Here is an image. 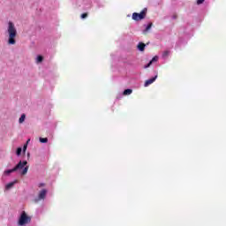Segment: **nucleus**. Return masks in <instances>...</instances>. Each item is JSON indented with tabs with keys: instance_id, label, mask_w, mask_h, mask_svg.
Masks as SVG:
<instances>
[{
	"instance_id": "18",
	"label": "nucleus",
	"mask_w": 226,
	"mask_h": 226,
	"mask_svg": "<svg viewBox=\"0 0 226 226\" xmlns=\"http://www.w3.org/2000/svg\"><path fill=\"white\" fill-rule=\"evenodd\" d=\"M81 19H87V12L81 14Z\"/></svg>"
},
{
	"instance_id": "1",
	"label": "nucleus",
	"mask_w": 226,
	"mask_h": 226,
	"mask_svg": "<svg viewBox=\"0 0 226 226\" xmlns=\"http://www.w3.org/2000/svg\"><path fill=\"white\" fill-rule=\"evenodd\" d=\"M7 32L9 34L7 41L8 45H15V43H17V41L15 40V38H17V28H15L13 22L10 21L8 23Z\"/></svg>"
},
{
	"instance_id": "3",
	"label": "nucleus",
	"mask_w": 226,
	"mask_h": 226,
	"mask_svg": "<svg viewBox=\"0 0 226 226\" xmlns=\"http://www.w3.org/2000/svg\"><path fill=\"white\" fill-rule=\"evenodd\" d=\"M27 223H31V216L27 215L26 211H23L18 221V225L23 226L27 225Z\"/></svg>"
},
{
	"instance_id": "9",
	"label": "nucleus",
	"mask_w": 226,
	"mask_h": 226,
	"mask_svg": "<svg viewBox=\"0 0 226 226\" xmlns=\"http://www.w3.org/2000/svg\"><path fill=\"white\" fill-rule=\"evenodd\" d=\"M151 27H153V23H149V24L147 26L146 29L143 31V34H147V31H149V30L151 29Z\"/></svg>"
},
{
	"instance_id": "11",
	"label": "nucleus",
	"mask_w": 226,
	"mask_h": 226,
	"mask_svg": "<svg viewBox=\"0 0 226 226\" xmlns=\"http://www.w3.org/2000/svg\"><path fill=\"white\" fill-rule=\"evenodd\" d=\"M26 121V114H22L21 117H19V123L22 124Z\"/></svg>"
},
{
	"instance_id": "5",
	"label": "nucleus",
	"mask_w": 226,
	"mask_h": 226,
	"mask_svg": "<svg viewBox=\"0 0 226 226\" xmlns=\"http://www.w3.org/2000/svg\"><path fill=\"white\" fill-rule=\"evenodd\" d=\"M47 189H42L40 191L38 197L34 199L33 202H34V204H38L40 200H45V197H47Z\"/></svg>"
},
{
	"instance_id": "6",
	"label": "nucleus",
	"mask_w": 226,
	"mask_h": 226,
	"mask_svg": "<svg viewBox=\"0 0 226 226\" xmlns=\"http://www.w3.org/2000/svg\"><path fill=\"white\" fill-rule=\"evenodd\" d=\"M156 79H158V75H155L154 78L146 80L145 87H147V86H151V84H153V82H154V80H156Z\"/></svg>"
},
{
	"instance_id": "10",
	"label": "nucleus",
	"mask_w": 226,
	"mask_h": 226,
	"mask_svg": "<svg viewBox=\"0 0 226 226\" xmlns=\"http://www.w3.org/2000/svg\"><path fill=\"white\" fill-rule=\"evenodd\" d=\"M13 172H16L15 168H13V169H11V170H6L4 171V174H5V176H10V174H11V173H13Z\"/></svg>"
},
{
	"instance_id": "21",
	"label": "nucleus",
	"mask_w": 226,
	"mask_h": 226,
	"mask_svg": "<svg viewBox=\"0 0 226 226\" xmlns=\"http://www.w3.org/2000/svg\"><path fill=\"white\" fill-rule=\"evenodd\" d=\"M42 186H45V184H39V188H41Z\"/></svg>"
},
{
	"instance_id": "7",
	"label": "nucleus",
	"mask_w": 226,
	"mask_h": 226,
	"mask_svg": "<svg viewBox=\"0 0 226 226\" xmlns=\"http://www.w3.org/2000/svg\"><path fill=\"white\" fill-rule=\"evenodd\" d=\"M138 49L140 52H144V50L146 49V44L143 42H139L138 44Z\"/></svg>"
},
{
	"instance_id": "2",
	"label": "nucleus",
	"mask_w": 226,
	"mask_h": 226,
	"mask_svg": "<svg viewBox=\"0 0 226 226\" xmlns=\"http://www.w3.org/2000/svg\"><path fill=\"white\" fill-rule=\"evenodd\" d=\"M23 169V170H22ZM14 170H21V176H26L29 170V166H27V161H19V163L14 167Z\"/></svg>"
},
{
	"instance_id": "17",
	"label": "nucleus",
	"mask_w": 226,
	"mask_h": 226,
	"mask_svg": "<svg viewBox=\"0 0 226 226\" xmlns=\"http://www.w3.org/2000/svg\"><path fill=\"white\" fill-rule=\"evenodd\" d=\"M43 61V56H37V63H41Z\"/></svg>"
},
{
	"instance_id": "14",
	"label": "nucleus",
	"mask_w": 226,
	"mask_h": 226,
	"mask_svg": "<svg viewBox=\"0 0 226 226\" xmlns=\"http://www.w3.org/2000/svg\"><path fill=\"white\" fill-rule=\"evenodd\" d=\"M132 93H133V90H132V89H125L124 91V95L132 94Z\"/></svg>"
},
{
	"instance_id": "4",
	"label": "nucleus",
	"mask_w": 226,
	"mask_h": 226,
	"mask_svg": "<svg viewBox=\"0 0 226 226\" xmlns=\"http://www.w3.org/2000/svg\"><path fill=\"white\" fill-rule=\"evenodd\" d=\"M146 15H147V9H143L139 13L134 12L132 13V20L139 22V20H144L146 19Z\"/></svg>"
},
{
	"instance_id": "8",
	"label": "nucleus",
	"mask_w": 226,
	"mask_h": 226,
	"mask_svg": "<svg viewBox=\"0 0 226 226\" xmlns=\"http://www.w3.org/2000/svg\"><path fill=\"white\" fill-rule=\"evenodd\" d=\"M154 61H158V56H154L152 60L147 65H145V68H149V66H151Z\"/></svg>"
},
{
	"instance_id": "20",
	"label": "nucleus",
	"mask_w": 226,
	"mask_h": 226,
	"mask_svg": "<svg viewBox=\"0 0 226 226\" xmlns=\"http://www.w3.org/2000/svg\"><path fill=\"white\" fill-rule=\"evenodd\" d=\"M26 149H27V145H25V146L23 147V151H24V152H26Z\"/></svg>"
},
{
	"instance_id": "19",
	"label": "nucleus",
	"mask_w": 226,
	"mask_h": 226,
	"mask_svg": "<svg viewBox=\"0 0 226 226\" xmlns=\"http://www.w3.org/2000/svg\"><path fill=\"white\" fill-rule=\"evenodd\" d=\"M204 3V0H197V4H202Z\"/></svg>"
},
{
	"instance_id": "13",
	"label": "nucleus",
	"mask_w": 226,
	"mask_h": 226,
	"mask_svg": "<svg viewBox=\"0 0 226 226\" xmlns=\"http://www.w3.org/2000/svg\"><path fill=\"white\" fill-rule=\"evenodd\" d=\"M16 182H11L6 185V189L10 190V188H13V185H15Z\"/></svg>"
},
{
	"instance_id": "16",
	"label": "nucleus",
	"mask_w": 226,
	"mask_h": 226,
	"mask_svg": "<svg viewBox=\"0 0 226 226\" xmlns=\"http://www.w3.org/2000/svg\"><path fill=\"white\" fill-rule=\"evenodd\" d=\"M169 54H170V51H164L163 53H162V57H169Z\"/></svg>"
},
{
	"instance_id": "15",
	"label": "nucleus",
	"mask_w": 226,
	"mask_h": 226,
	"mask_svg": "<svg viewBox=\"0 0 226 226\" xmlns=\"http://www.w3.org/2000/svg\"><path fill=\"white\" fill-rule=\"evenodd\" d=\"M16 154H17L18 156H20V154H22V147H18L17 151H16Z\"/></svg>"
},
{
	"instance_id": "12",
	"label": "nucleus",
	"mask_w": 226,
	"mask_h": 226,
	"mask_svg": "<svg viewBox=\"0 0 226 226\" xmlns=\"http://www.w3.org/2000/svg\"><path fill=\"white\" fill-rule=\"evenodd\" d=\"M39 140L41 144H47V142H49V139L47 138H40Z\"/></svg>"
}]
</instances>
